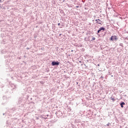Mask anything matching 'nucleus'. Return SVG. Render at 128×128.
I'll return each mask as SVG.
<instances>
[{
	"mask_svg": "<svg viewBox=\"0 0 128 128\" xmlns=\"http://www.w3.org/2000/svg\"><path fill=\"white\" fill-rule=\"evenodd\" d=\"M76 8H78V6H76Z\"/></svg>",
	"mask_w": 128,
	"mask_h": 128,
	"instance_id": "obj_11",
	"label": "nucleus"
},
{
	"mask_svg": "<svg viewBox=\"0 0 128 128\" xmlns=\"http://www.w3.org/2000/svg\"><path fill=\"white\" fill-rule=\"evenodd\" d=\"M96 24H102V20L100 19H96Z\"/></svg>",
	"mask_w": 128,
	"mask_h": 128,
	"instance_id": "obj_4",
	"label": "nucleus"
},
{
	"mask_svg": "<svg viewBox=\"0 0 128 128\" xmlns=\"http://www.w3.org/2000/svg\"><path fill=\"white\" fill-rule=\"evenodd\" d=\"M27 50H30V48H27Z\"/></svg>",
	"mask_w": 128,
	"mask_h": 128,
	"instance_id": "obj_10",
	"label": "nucleus"
},
{
	"mask_svg": "<svg viewBox=\"0 0 128 128\" xmlns=\"http://www.w3.org/2000/svg\"><path fill=\"white\" fill-rule=\"evenodd\" d=\"M58 26H60V23H58Z\"/></svg>",
	"mask_w": 128,
	"mask_h": 128,
	"instance_id": "obj_9",
	"label": "nucleus"
},
{
	"mask_svg": "<svg viewBox=\"0 0 128 128\" xmlns=\"http://www.w3.org/2000/svg\"><path fill=\"white\" fill-rule=\"evenodd\" d=\"M52 66H58L60 64V62H52Z\"/></svg>",
	"mask_w": 128,
	"mask_h": 128,
	"instance_id": "obj_2",
	"label": "nucleus"
},
{
	"mask_svg": "<svg viewBox=\"0 0 128 128\" xmlns=\"http://www.w3.org/2000/svg\"><path fill=\"white\" fill-rule=\"evenodd\" d=\"M118 40V37H116V36H112L110 38V40H112V42H114V40Z\"/></svg>",
	"mask_w": 128,
	"mask_h": 128,
	"instance_id": "obj_1",
	"label": "nucleus"
},
{
	"mask_svg": "<svg viewBox=\"0 0 128 128\" xmlns=\"http://www.w3.org/2000/svg\"><path fill=\"white\" fill-rule=\"evenodd\" d=\"M107 126H110V122L108 123L107 124H106Z\"/></svg>",
	"mask_w": 128,
	"mask_h": 128,
	"instance_id": "obj_8",
	"label": "nucleus"
},
{
	"mask_svg": "<svg viewBox=\"0 0 128 128\" xmlns=\"http://www.w3.org/2000/svg\"><path fill=\"white\" fill-rule=\"evenodd\" d=\"M124 104H126L124 102H122L120 104L121 108H124Z\"/></svg>",
	"mask_w": 128,
	"mask_h": 128,
	"instance_id": "obj_5",
	"label": "nucleus"
},
{
	"mask_svg": "<svg viewBox=\"0 0 128 128\" xmlns=\"http://www.w3.org/2000/svg\"><path fill=\"white\" fill-rule=\"evenodd\" d=\"M111 100H112V102H114V100H116V99L114 98L111 97Z\"/></svg>",
	"mask_w": 128,
	"mask_h": 128,
	"instance_id": "obj_6",
	"label": "nucleus"
},
{
	"mask_svg": "<svg viewBox=\"0 0 128 128\" xmlns=\"http://www.w3.org/2000/svg\"><path fill=\"white\" fill-rule=\"evenodd\" d=\"M104 30H106V28H103V27L100 28V29L98 31V34H100V32H102V30L104 32Z\"/></svg>",
	"mask_w": 128,
	"mask_h": 128,
	"instance_id": "obj_3",
	"label": "nucleus"
},
{
	"mask_svg": "<svg viewBox=\"0 0 128 128\" xmlns=\"http://www.w3.org/2000/svg\"><path fill=\"white\" fill-rule=\"evenodd\" d=\"M96 40V38H95L93 37V38H92V40Z\"/></svg>",
	"mask_w": 128,
	"mask_h": 128,
	"instance_id": "obj_7",
	"label": "nucleus"
}]
</instances>
